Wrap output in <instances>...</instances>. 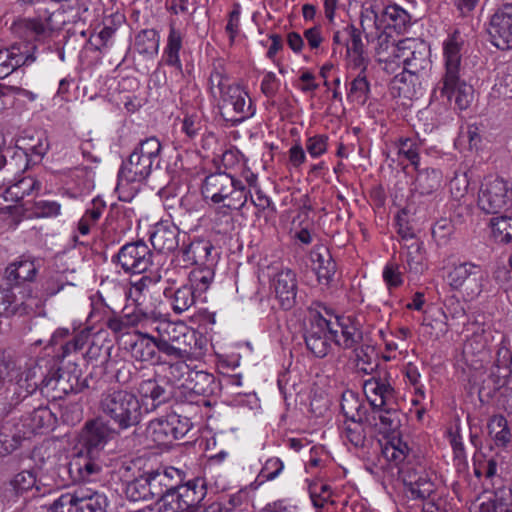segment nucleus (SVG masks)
Segmentation results:
<instances>
[{"instance_id": "e2e57ef3", "label": "nucleus", "mask_w": 512, "mask_h": 512, "mask_svg": "<svg viewBox=\"0 0 512 512\" xmlns=\"http://www.w3.org/2000/svg\"><path fill=\"white\" fill-rule=\"evenodd\" d=\"M350 423H347L343 434L344 437L355 447H362L366 440V435L364 432L363 424H366V421H353L349 420Z\"/></svg>"}, {"instance_id": "f257e3e1", "label": "nucleus", "mask_w": 512, "mask_h": 512, "mask_svg": "<svg viewBox=\"0 0 512 512\" xmlns=\"http://www.w3.org/2000/svg\"><path fill=\"white\" fill-rule=\"evenodd\" d=\"M464 37L455 30L443 42L444 73L440 81V93L449 102L454 99L455 105L464 110L468 108L473 98L472 86L468 85L462 75V51Z\"/></svg>"}, {"instance_id": "a211bd4d", "label": "nucleus", "mask_w": 512, "mask_h": 512, "mask_svg": "<svg viewBox=\"0 0 512 512\" xmlns=\"http://www.w3.org/2000/svg\"><path fill=\"white\" fill-rule=\"evenodd\" d=\"M487 33L490 43L501 51L512 50V3H506L491 15Z\"/></svg>"}, {"instance_id": "cd10ccee", "label": "nucleus", "mask_w": 512, "mask_h": 512, "mask_svg": "<svg viewBox=\"0 0 512 512\" xmlns=\"http://www.w3.org/2000/svg\"><path fill=\"white\" fill-rule=\"evenodd\" d=\"M400 256L403 259V268L411 279H417L427 269L424 243L414 240L411 243H402Z\"/></svg>"}, {"instance_id": "603ef678", "label": "nucleus", "mask_w": 512, "mask_h": 512, "mask_svg": "<svg viewBox=\"0 0 512 512\" xmlns=\"http://www.w3.org/2000/svg\"><path fill=\"white\" fill-rule=\"evenodd\" d=\"M489 435L499 446H506L511 440L507 419L503 415L492 416L487 424Z\"/></svg>"}, {"instance_id": "f704fd0d", "label": "nucleus", "mask_w": 512, "mask_h": 512, "mask_svg": "<svg viewBox=\"0 0 512 512\" xmlns=\"http://www.w3.org/2000/svg\"><path fill=\"white\" fill-rule=\"evenodd\" d=\"M163 294L169 300L171 308L176 314L188 311L196 301V293L187 283L178 288H166Z\"/></svg>"}, {"instance_id": "680f3d73", "label": "nucleus", "mask_w": 512, "mask_h": 512, "mask_svg": "<svg viewBox=\"0 0 512 512\" xmlns=\"http://www.w3.org/2000/svg\"><path fill=\"white\" fill-rule=\"evenodd\" d=\"M60 378V369H51L46 375H43V379L38 382L34 381L33 384H29L32 390L39 388L43 394L47 397L52 398V393H56Z\"/></svg>"}, {"instance_id": "20e7f679", "label": "nucleus", "mask_w": 512, "mask_h": 512, "mask_svg": "<svg viewBox=\"0 0 512 512\" xmlns=\"http://www.w3.org/2000/svg\"><path fill=\"white\" fill-rule=\"evenodd\" d=\"M99 411L120 430H127L141 421V403L137 396L124 389L111 388L101 394Z\"/></svg>"}, {"instance_id": "412c9836", "label": "nucleus", "mask_w": 512, "mask_h": 512, "mask_svg": "<svg viewBox=\"0 0 512 512\" xmlns=\"http://www.w3.org/2000/svg\"><path fill=\"white\" fill-rule=\"evenodd\" d=\"M127 344L131 356L137 361L148 362L151 365L167 363L156 336L137 331Z\"/></svg>"}, {"instance_id": "6ab92c4d", "label": "nucleus", "mask_w": 512, "mask_h": 512, "mask_svg": "<svg viewBox=\"0 0 512 512\" xmlns=\"http://www.w3.org/2000/svg\"><path fill=\"white\" fill-rule=\"evenodd\" d=\"M104 466V456L79 450L69 462L68 471L74 482L90 483L101 478Z\"/></svg>"}, {"instance_id": "bf43d9fd", "label": "nucleus", "mask_w": 512, "mask_h": 512, "mask_svg": "<svg viewBox=\"0 0 512 512\" xmlns=\"http://www.w3.org/2000/svg\"><path fill=\"white\" fill-rule=\"evenodd\" d=\"M125 493L127 498L134 502L151 500L145 474L129 482L126 485Z\"/></svg>"}, {"instance_id": "a19ab883", "label": "nucleus", "mask_w": 512, "mask_h": 512, "mask_svg": "<svg viewBox=\"0 0 512 512\" xmlns=\"http://www.w3.org/2000/svg\"><path fill=\"white\" fill-rule=\"evenodd\" d=\"M481 512H512V490L500 487L480 505Z\"/></svg>"}, {"instance_id": "774afa93", "label": "nucleus", "mask_w": 512, "mask_h": 512, "mask_svg": "<svg viewBox=\"0 0 512 512\" xmlns=\"http://www.w3.org/2000/svg\"><path fill=\"white\" fill-rule=\"evenodd\" d=\"M37 217L52 218L61 214V204L57 201L39 200L34 203Z\"/></svg>"}, {"instance_id": "9d476101", "label": "nucleus", "mask_w": 512, "mask_h": 512, "mask_svg": "<svg viewBox=\"0 0 512 512\" xmlns=\"http://www.w3.org/2000/svg\"><path fill=\"white\" fill-rule=\"evenodd\" d=\"M191 428L189 418L170 413L149 421L145 437L155 446H170L174 441L183 438Z\"/></svg>"}, {"instance_id": "c756f323", "label": "nucleus", "mask_w": 512, "mask_h": 512, "mask_svg": "<svg viewBox=\"0 0 512 512\" xmlns=\"http://www.w3.org/2000/svg\"><path fill=\"white\" fill-rule=\"evenodd\" d=\"M138 393L141 397V407L143 406L147 413L156 410L170 398V393L154 379L141 381Z\"/></svg>"}, {"instance_id": "5fc2aeb1", "label": "nucleus", "mask_w": 512, "mask_h": 512, "mask_svg": "<svg viewBox=\"0 0 512 512\" xmlns=\"http://www.w3.org/2000/svg\"><path fill=\"white\" fill-rule=\"evenodd\" d=\"M502 458L498 455L487 458L483 454L474 457V474L480 478L482 476L492 479L497 475V468Z\"/></svg>"}, {"instance_id": "7c9ffc66", "label": "nucleus", "mask_w": 512, "mask_h": 512, "mask_svg": "<svg viewBox=\"0 0 512 512\" xmlns=\"http://www.w3.org/2000/svg\"><path fill=\"white\" fill-rule=\"evenodd\" d=\"M276 297L284 309H290L296 297L295 274L289 270H281L272 281Z\"/></svg>"}, {"instance_id": "7ed1b4c3", "label": "nucleus", "mask_w": 512, "mask_h": 512, "mask_svg": "<svg viewBox=\"0 0 512 512\" xmlns=\"http://www.w3.org/2000/svg\"><path fill=\"white\" fill-rule=\"evenodd\" d=\"M88 8L76 0L67 9L61 8L49 11L47 8H38L33 17L20 19L14 25L16 33L27 39L40 40L48 38L55 30H60L67 23H76L82 20V15Z\"/></svg>"}, {"instance_id": "3c124183", "label": "nucleus", "mask_w": 512, "mask_h": 512, "mask_svg": "<svg viewBox=\"0 0 512 512\" xmlns=\"http://www.w3.org/2000/svg\"><path fill=\"white\" fill-rule=\"evenodd\" d=\"M88 387L87 381H79L78 377L68 372H60L59 384L56 393H52V399H61L69 393H78Z\"/></svg>"}, {"instance_id": "f3484780", "label": "nucleus", "mask_w": 512, "mask_h": 512, "mask_svg": "<svg viewBox=\"0 0 512 512\" xmlns=\"http://www.w3.org/2000/svg\"><path fill=\"white\" fill-rule=\"evenodd\" d=\"M220 98L222 115L230 116L228 119L235 124L243 122L255 113L251 98L238 84L228 85Z\"/></svg>"}, {"instance_id": "864d4df0", "label": "nucleus", "mask_w": 512, "mask_h": 512, "mask_svg": "<svg viewBox=\"0 0 512 512\" xmlns=\"http://www.w3.org/2000/svg\"><path fill=\"white\" fill-rule=\"evenodd\" d=\"M67 285L72 284L67 281L63 272L49 271L41 284L42 295L46 298L53 297Z\"/></svg>"}, {"instance_id": "ea45409f", "label": "nucleus", "mask_w": 512, "mask_h": 512, "mask_svg": "<svg viewBox=\"0 0 512 512\" xmlns=\"http://www.w3.org/2000/svg\"><path fill=\"white\" fill-rule=\"evenodd\" d=\"M511 352L507 348H500L497 352L495 369L491 370L487 382L493 384V390H499L506 384V377L509 374V365L511 363Z\"/></svg>"}, {"instance_id": "2eb2a0df", "label": "nucleus", "mask_w": 512, "mask_h": 512, "mask_svg": "<svg viewBox=\"0 0 512 512\" xmlns=\"http://www.w3.org/2000/svg\"><path fill=\"white\" fill-rule=\"evenodd\" d=\"M161 280L159 273H151L143 275L139 280L131 282L125 296L131 300L136 307H140L141 311L151 312L155 315V308L159 302L160 289L158 283Z\"/></svg>"}, {"instance_id": "dca6fc26", "label": "nucleus", "mask_w": 512, "mask_h": 512, "mask_svg": "<svg viewBox=\"0 0 512 512\" xmlns=\"http://www.w3.org/2000/svg\"><path fill=\"white\" fill-rule=\"evenodd\" d=\"M153 253L143 241L123 245L113 257V262L120 265L126 273L141 274L152 265Z\"/></svg>"}, {"instance_id": "49530a36", "label": "nucleus", "mask_w": 512, "mask_h": 512, "mask_svg": "<svg viewBox=\"0 0 512 512\" xmlns=\"http://www.w3.org/2000/svg\"><path fill=\"white\" fill-rule=\"evenodd\" d=\"M388 441L382 449L384 457L395 465L403 463L409 455V447L398 435L386 437Z\"/></svg>"}, {"instance_id": "ddd939ff", "label": "nucleus", "mask_w": 512, "mask_h": 512, "mask_svg": "<svg viewBox=\"0 0 512 512\" xmlns=\"http://www.w3.org/2000/svg\"><path fill=\"white\" fill-rule=\"evenodd\" d=\"M107 498L90 489L77 488L61 494L51 504L52 512H105Z\"/></svg>"}, {"instance_id": "f03ea898", "label": "nucleus", "mask_w": 512, "mask_h": 512, "mask_svg": "<svg viewBox=\"0 0 512 512\" xmlns=\"http://www.w3.org/2000/svg\"><path fill=\"white\" fill-rule=\"evenodd\" d=\"M162 145L158 138L149 137L134 148L129 158L124 161L118 172L117 190L119 199L129 201L137 187L130 188L131 195H123L128 185L143 183L154 168H160Z\"/></svg>"}, {"instance_id": "8fccbe9b", "label": "nucleus", "mask_w": 512, "mask_h": 512, "mask_svg": "<svg viewBox=\"0 0 512 512\" xmlns=\"http://www.w3.org/2000/svg\"><path fill=\"white\" fill-rule=\"evenodd\" d=\"M39 183L32 177H22L14 184H10L6 187L3 198L5 201L18 202L25 196L30 195L32 191L37 187Z\"/></svg>"}, {"instance_id": "4d7b16f0", "label": "nucleus", "mask_w": 512, "mask_h": 512, "mask_svg": "<svg viewBox=\"0 0 512 512\" xmlns=\"http://www.w3.org/2000/svg\"><path fill=\"white\" fill-rule=\"evenodd\" d=\"M410 76V72H407L403 69L402 73L397 74L393 79V83L399 90V93L408 98H412L421 93L422 80L425 78L419 77V84L416 85V82L412 80V77Z\"/></svg>"}, {"instance_id": "c03bdc74", "label": "nucleus", "mask_w": 512, "mask_h": 512, "mask_svg": "<svg viewBox=\"0 0 512 512\" xmlns=\"http://www.w3.org/2000/svg\"><path fill=\"white\" fill-rule=\"evenodd\" d=\"M214 275L213 266L196 267L190 271L187 284L192 287L196 294L201 295L210 288Z\"/></svg>"}, {"instance_id": "9b49d317", "label": "nucleus", "mask_w": 512, "mask_h": 512, "mask_svg": "<svg viewBox=\"0 0 512 512\" xmlns=\"http://www.w3.org/2000/svg\"><path fill=\"white\" fill-rule=\"evenodd\" d=\"M477 206L486 214H497L512 206V183L499 176L484 178L478 191Z\"/></svg>"}, {"instance_id": "2f4dec72", "label": "nucleus", "mask_w": 512, "mask_h": 512, "mask_svg": "<svg viewBox=\"0 0 512 512\" xmlns=\"http://www.w3.org/2000/svg\"><path fill=\"white\" fill-rule=\"evenodd\" d=\"M109 429L101 421H91L86 424L83 434V445L80 450L93 452L104 456L103 447L107 442Z\"/></svg>"}, {"instance_id": "a878e982", "label": "nucleus", "mask_w": 512, "mask_h": 512, "mask_svg": "<svg viewBox=\"0 0 512 512\" xmlns=\"http://www.w3.org/2000/svg\"><path fill=\"white\" fill-rule=\"evenodd\" d=\"M372 42L375 43L374 50L376 53L377 60L381 63H385L384 69L388 70L389 66L396 64L398 61V54L401 53L403 45V39L396 40L392 35V32L381 29L380 31L373 30Z\"/></svg>"}, {"instance_id": "13d9d810", "label": "nucleus", "mask_w": 512, "mask_h": 512, "mask_svg": "<svg viewBox=\"0 0 512 512\" xmlns=\"http://www.w3.org/2000/svg\"><path fill=\"white\" fill-rule=\"evenodd\" d=\"M490 97L493 99L512 98V74L510 72L501 70L497 73Z\"/></svg>"}, {"instance_id": "bb28decb", "label": "nucleus", "mask_w": 512, "mask_h": 512, "mask_svg": "<svg viewBox=\"0 0 512 512\" xmlns=\"http://www.w3.org/2000/svg\"><path fill=\"white\" fill-rule=\"evenodd\" d=\"M145 476L148 480L151 500L157 499V501H160V498L174 487L173 485L176 480L183 481L184 479V473L175 467L147 472Z\"/></svg>"}, {"instance_id": "37998d69", "label": "nucleus", "mask_w": 512, "mask_h": 512, "mask_svg": "<svg viewBox=\"0 0 512 512\" xmlns=\"http://www.w3.org/2000/svg\"><path fill=\"white\" fill-rule=\"evenodd\" d=\"M396 146L398 148V155L405 158L410 162L414 169H418L420 163V149L423 146V141L418 136L400 137Z\"/></svg>"}, {"instance_id": "393cba45", "label": "nucleus", "mask_w": 512, "mask_h": 512, "mask_svg": "<svg viewBox=\"0 0 512 512\" xmlns=\"http://www.w3.org/2000/svg\"><path fill=\"white\" fill-rule=\"evenodd\" d=\"M41 267V259L29 254L19 256L5 269V278L11 285L19 286L33 282Z\"/></svg>"}, {"instance_id": "0e129e2a", "label": "nucleus", "mask_w": 512, "mask_h": 512, "mask_svg": "<svg viewBox=\"0 0 512 512\" xmlns=\"http://www.w3.org/2000/svg\"><path fill=\"white\" fill-rule=\"evenodd\" d=\"M331 69L332 66H322V85L326 87V90L322 91V95L325 94L327 98L338 99L340 97V92L338 91L340 79L338 76L330 74Z\"/></svg>"}, {"instance_id": "09e8293b", "label": "nucleus", "mask_w": 512, "mask_h": 512, "mask_svg": "<svg viewBox=\"0 0 512 512\" xmlns=\"http://www.w3.org/2000/svg\"><path fill=\"white\" fill-rule=\"evenodd\" d=\"M167 359V378L172 383H179L182 387V382L187 378H190V374L193 373V369L187 364V360L191 358H179V357H165Z\"/></svg>"}, {"instance_id": "338daca9", "label": "nucleus", "mask_w": 512, "mask_h": 512, "mask_svg": "<svg viewBox=\"0 0 512 512\" xmlns=\"http://www.w3.org/2000/svg\"><path fill=\"white\" fill-rule=\"evenodd\" d=\"M228 77L222 66L214 67L209 77V90L212 95H216V91L219 92L220 97L225 93V90L229 84H227Z\"/></svg>"}, {"instance_id": "58836bf2", "label": "nucleus", "mask_w": 512, "mask_h": 512, "mask_svg": "<svg viewBox=\"0 0 512 512\" xmlns=\"http://www.w3.org/2000/svg\"><path fill=\"white\" fill-rule=\"evenodd\" d=\"M415 170L417 174L413 185L416 192L421 195H429L440 187L442 174L439 170L433 168Z\"/></svg>"}, {"instance_id": "de8ad7c7", "label": "nucleus", "mask_w": 512, "mask_h": 512, "mask_svg": "<svg viewBox=\"0 0 512 512\" xmlns=\"http://www.w3.org/2000/svg\"><path fill=\"white\" fill-rule=\"evenodd\" d=\"M160 36L155 29H144L135 37V49L139 54L154 56L158 53Z\"/></svg>"}, {"instance_id": "72a5a7b5", "label": "nucleus", "mask_w": 512, "mask_h": 512, "mask_svg": "<svg viewBox=\"0 0 512 512\" xmlns=\"http://www.w3.org/2000/svg\"><path fill=\"white\" fill-rule=\"evenodd\" d=\"M40 300L33 295L32 291L29 290L23 299L14 304L10 301V296L3 292H0V317L2 315H30L36 312V308L39 305Z\"/></svg>"}, {"instance_id": "c85d7f7f", "label": "nucleus", "mask_w": 512, "mask_h": 512, "mask_svg": "<svg viewBox=\"0 0 512 512\" xmlns=\"http://www.w3.org/2000/svg\"><path fill=\"white\" fill-rule=\"evenodd\" d=\"M363 392L372 409L393 404L395 401L394 388L381 378L371 377L365 380Z\"/></svg>"}, {"instance_id": "1a4fd4ad", "label": "nucleus", "mask_w": 512, "mask_h": 512, "mask_svg": "<svg viewBox=\"0 0 512 512\" xmlns=\"http://www.w3.org/2000/svg\"><path fill=\"white\" fill-rule=\"evenodd\" d=\"M446 282L452 290L461 291L473 300L486 290L489 275L480 265L465 261L450 266Z\"/></svg>"}, {"instance_id": "6e6d98bb", "label": "nucleus", "mask_w": 512, "mask_h": 512, "mask_svg": "<svg viewBox=\"0 0 512 512\" xmlns=\"http://www.w3.org/2000/svg\"><path fill=\"white\" fill-rule=\"evenodd\" d=\"M491 234L498 243L512 242V217H494L490 221Z\"/></svg>"}, {"instance_id": "a18cd8bd", "label": "nucleus", "mask_w": 512, "mask_h": 512, "mask_svg": "<svg viewBox=\"0 0 512 512\" xmlns=\"http://www.w3.org/2000/svg\"><path fill=\"white\" fill-rule=\"evenodd\" d=\"M322 279H325L326 293L325 297L336 298L342 292V281L341 274L337 271V264L329 254V259L326 261V265L322 267Z\"/></svg>"}, {"instance_id": "4468645a", "label": "nucleus", "mask_w": 512, "mask_h": 512, "mask_svg": "<svg viewBox=\"0 0 512 512\" xmlns=\"http://www.w3.org/2000/svg\"><path fill=\"white\" fill-rule=\"evenodd\" d=\"M403 45L397 65L401 62L403 69L410 72L412 80L418 85L419 77H425L431 67L430 48L425 41L414 38L403 39Z\"/></svg>"}, {"instance_id": "aec40b11", "label": "nucleus", "mask_w": 512, "mask_h": 512, "mask_svg": "<svg viewBox=\"0 0 512 512\" xmlns=\"http://www.w3.org/2000/svg\"><path fill=\"white\" fill-rule=\"evenodd\" d=\"M399 474L413 499L425 500L435 490L431 474L426 470L425 466L418 462L408 461L403 463L399 468Z\"/></svg>"}, {"instance_id": "052dcab7", "label": "nucleus", "mask_w": 512, "mask_h": 512, "mask_svg": "<svg viewBox=\"0 0 512 512\" xmlns=\"http://www.w3.org/2000/svg\"><path fill=\"white\" fill-rule=\"evenodd\" d=\"M369 92L370 85L366 74L359 72L351 82L349 97L358 104H364L368 99Z\"/></svg>"}, {"instance_id": "6e6552de", "label": "nucleus", "mask_w": 512, "mask_h": 512, "mask_svg": "<svg viewBox=\"0 0 512 512\" xmlns=\"http://www.w3.org/2000/svg\"><path fill=\"white\" fill-rule=\"evenodd\" d=\"M173 486L156 502L158 512H188L206 496L205 481L202 478H194L186 483L176 480Z\"/></svg>"}, {"instance_id": "e433bc0d", "label": "nucleus", "mask_w": 512, "mask_h": 512, "mask_svg": "<svg viewBox=\"0 0 512 512\" xmlns=\"http://www.w3.org/2000/svg\"><path fill=\"white\" fill-rule=\"evenodd\" d=\"M339 394L341 395V411L347 420L367 421L369 414H367V409L357 393L346 390Z\"/></svg>"}, {"instance_id": "5701e85b", "label": "nucleus", "mask_w": 512, "mask_h": 512, "mask_svg": "<svg viewBox=\"0 0 512 512\" xmlns=\"http://www.w3.org/2000/svg\"><path fill=\"white\" fill-rule=\"evenodd\" d=\"M36 47L29 43H15L9 48L0 49V79L9 76L17 68L35 61Z\"/></svg>"}, {"instance_id": "69168bd1", "label": "nucleus", "mask_w": 512, "mask_h": 512, "mask_svg": "<svg viewBox=\"0 0 512 512\" xmlns=\"http://www.w3.org/2000/svg\"><path fill=\"white\" fill-rule=\"evenodd\" d=\"M11 485L17 494H22L36 486V476L32 471H21L14 476Z\"/></svg>"}, {"instance_id": "c9c22d12", "label": "nucleus", "mask_w": 512, "mask_h": 512, "mask_svg": "<svg viewBox=\"0 0 512 512\" xmlns=\"http://www.w3.org/2000/svg\"><path fill=\"white\" fill-rule=\"evenodd\" d=\"M177 228L174 225L159 223L150 235L153 248L159 252H171L178 246Z\"/></svg>"}, {"instance_id": "0eeeda50", "label": "nucleus", "mask_w": 512, "mask_h": 512, "mask_svg": "<svg viewBox=\"0 0 512 512\" xmlns=\"http://www.w3.org/2000/svg\"><path fill=\"white\" fill-rule=\"evenodd\" d=\"M201 192L205 200H210L214 204L223 203L230 209L242 208L248 199V193L242 183L225 172L206 176Z\"/></svg>"}, {"instance_id": "f8f14e48", "label": "nucleus", "mask_w": 512, "mask_h": 512, "mask_svg": "<svg viewBox=\"0 0 512 512\" xmlns=\"http://www.w3.org/2000/svg\"><path fill=\"white\" fill-rule=\"evenodd\" d=\"M325 316L322 315V357L332 346L350 348L355 343V327L349 318L335 314L331 309L325 308Z\"/></svg>"}, {"instance_id": "423d86ee", "label": "nucleus", "mask_w": 512, "mask_h": 512, "mask_svg": "<svg viewBox=\"0 0 512 512\" xmlns=\"http://www.w3.org/2000/svg\"><path fill=\"white\" fill-rule=\"evenodd\" d=\"M154 330L165 357L193 358L198 349L197 334L182 322L154 320Z\"/></svg>"}, {"instance_id": "b1692460", "label": "nucleus", "mask_w": 512, "mask_h": 512, "mask_svg": "<svg viewBox=\"0 0 512 512\" xmlns=\"http://www.w3.org/2000/svg\"><path fill=\"white\" fill-rule=\"evenodd\" d=\"M403 414L397 408L396 403L383 405L372 409V413L368 416L366 424L374 427L376 431L385 437L397 435L401 427Z\"/></svg>"}, {"instance_id": "79ce46f5", "label": "nucleus", "mask_w": 512, "mask_h": 512, "mask_svg": "<svg viewBox=\"0 0 512 512\" xmlns=\"http://www.w3.org/2000/svg\"><path fill=\"white\" fill-rule=\"evenodd\" d=\"M22 380L21 368L14 358L6 350L0 349V389L4 387L6 382H14L21 386Z\"/></svg>"}, {"instance_id": "4c0bfd02", "label": "nucleus", "mask_w": 512, "mask_h": 512, "mask_svg": "<svg viewBox=\"0 0 512 512\" xmlns=\"http://www.w3.org/2000/svg\"><path fill=\"white\" fill-rule=\"evenodd\" d=\"M182 45V32L177 29L174 24H170L167 44L164 48V59L168 66L176 68L179 73H182L183 71L182 63L180 60V50L182 49Z\"/></svg>"}, {"instance_id": "39448f33", "label": "nucleus", "mask_w": 512, "mask_h": 512, "mask_svg": "<svg viewBox=\"0 0 512 512\" xmlns=\"http://www.w3.org/2000/svg\"><path fill=\"white\" fill-rule=\"evenodd\" d=\"M410 23L408 12L396 4L384 6L379 1H366L362 6L360 24L366 38L373 36V30L402 33Z\"/></svg>"}, {"instance_id": "4be33fe9", "label": "nucleus", "mask_w": 512, "mask_h": 512, "mask_svg": "<svg viewBox=\"0 0 512 512\" xmlns=\"http://www.w3.org/2000/svg\"><path fill=\"white\" fill-rule=\"evenodd\" d=\"M182 388L189 392L191 401L198 405L211 406L209 397L217 392L219 384L213 374L194 370L190 378L182 382Z\"/></svg>"}, {"instance_id": "473e14b6", "label": "nucleus", "mask_w": 512, "mask_h": 512, "mask_svg": "<svg viewBox=\"0 0 512 512\" xmlns=\"http://www.w3.org/2000/svg\"><path fill=\"white\" fill-rule=\"evenodd\" d=\"M214 246L205 239L193 240L183 251L184 261L195 264L197 267L210 265L216 261V254L213 255Z\"/></svg>"}]
</instances>
